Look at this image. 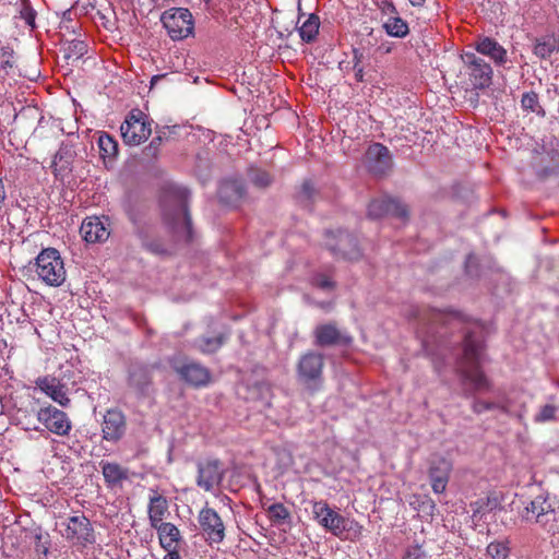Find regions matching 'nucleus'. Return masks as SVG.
Segmentation results:
<instances>
[{
	"instance_id": "31",
	"label": "nucleus",
	"mask_w": 559,
	"mask_h": 559,
	"mask_svg": "<svg viewBox=\"0 0 559 559\" xmlns=\"http://www.w3.org/2000/svg\"><path fill=\"white\" fill-rule=\"evenodd\" d=\"M320 20L316 14H310L308 19L299 27V35L306 43H312L316 40L319 33Z\"/></svg>"
},
{
	"instance_id": "11",
	"label": "nucleus",
	"mask_w": 559,
	"mask_h": 559,
	"mask_svg": "<svg viewBox=\"0 0 559 559\" xmlns=\"http://www.w3.org/2000/svg\"><path fill=\"white\" fill-rule=\"evenodd\" d=\"M326 248L336 259L357 261L361 257L356 238L347 231H326Z\"/></svg>"
},
{
	"instance_id": "51",
	"label": "nucleus",
	"mask_w": 559,
	"mask_h": 559,
	"mask_svg": "<svg viewBox=\"0 0 559 559\" xmlns=\"http://www.w3.org/2000/svg\"><path fill=\"white\" fill-rule=\"evenodd\" d=\"M254 389L260 393L261 399L269 401L272 396V386L269 382L262 381L254 385Z\"/></svg>"
},
{
	"instance_id": "20",
	"label": "nucleus",
	"mask_w": 559,
	"mask_h": 559,
	"mask_svg": "<svg viewBox=\"0 0 559 559\" xmlns=\"http://www.w3.org/2000/svg\"><path fill=\"white\" fill-rule=\"evenodd\" d=\"M127 430V421L123 413L119 409H108L104 415L102 424L103 438L109 442H118Z\"/></svg>"
},
{
	"instance_id": "47",
	"label": "nucleus",
	"mask_w": 559,
	"mask_h": 559,
	"mask_svg": "<svg viewBox=\"0 0 559 559\" xmlns=\"http://www.w3.org/2000/svg\"><path fill=\"white\" fill-rule=\"evenodd\" d=\"M377 7L381 11L383 16H392L394 14H397L396 8L390 0H378Z\"/></svg>"
},
{
	"instance_id": "33",
	"label": "nucleus",
	"mask_w": 559,
	"mask_h": 559,
	"mask_svg": "<svg viewBox=\"0 0 559 559\" xmlns=\"http://www.w3.org/2000/svg\"><path fill=\"white\" fill-rule=\"evenodd\" d=\"M98 146H99L100 155L104 159L108 158L109 160H111L118 154V143L108 133L104 132L99 135Z\"/></svg>"
},
{
	"instance_id": "52",
	"label": "nucleus",
	"mask_w": 559,
	"mask_h": 559,
	"mask_svg": "<svg viewBox=\"0 0 559 559\" xmlns=\"http://www.w3.org/2000/svg\"><path fill=\"white\" fill-rule=\"evenodd\" d=\"M69 49H72L79 57H81L86 52V45L83 41H72Z\"/></svg>"
},
{
	"instance_id": "30",
	"label": "nucleus",
	"mask_w": 559,
	"mask_h": 559,
	"mask_svg": "<svg viewBox=\"0 0 559 559\" xmlns=\"http://www.w3.org/2000/svg\"><path fill=\"white\" fill-rule=\"evenodd\" d=\"M383 28L389 36L397 38H404L409 33L407 23L399 14L386 17L383 21Z\"/></svg>"
},
{
	"instance_id": "9",
	"label": "nucleus",
	"mask_w": 559,
	"mask_h": 559,
	"mask_svg": "<svg viewBox=\"0 0 559 559\" xmlns=\"http://www.w3.org/2000/svg\"><path fill=\"white\" fill-rule=\"evenodd\" d=\"M155 365L134 362L129 367L128 388L138 399H146L154 394L153 373Z\"/></svg>"
},
{
	"instance_id": "27",
	"label": "nucleus",
	"mask_w": 559,
	"mask_h": 559,
	"mask_svg": "<svg viewBox=\"0 0 559 559\" xmlns=\"http://www.w3.org/2000/svg\"><path fill=\"white\" fill-rule=\"evenodd\" d=\"M153 528L157 531L159 544L164 549L177 547V544L179 543L181 535L178 527L175 524L170 522H164Z\"/></svg>"
},
{
	"instance_id": "17",
	"label": "nucleus",
	"mask_w": 559,
	"mask_h": 559,
	"mask_svg": "<svg viewBox=\"0 0 559 559\" xmlns=\"http://www.w3.org/2000/svg\"><path fill=\"white\" fill-rule=\"evenodd\" d=\"M464 62L469 70V80L475 88H486L492 83V68L484 59L474 52H466Z\"/></svg>"
},
{
	"instance_id": "21",
	"label": "nucleus",
	"mask_w": 559,
	"mask_h": 559,
	"mask_svg": "<svg viewBox=\"0 0 559 559\" xmlns=\"http://www.w3.org/2000/svg\"><path fill=\"white\" fill-rule=\"evenodd\" d=\"M109 219L106 216L86 217L81 225V234L85 241L94 243L102 242L108 239L110 233L108 230Z\"/></svg>"
},
{
	"instance_id": "50",
	"label": "nucleus",
	"mask_w": 559,
	"mask_h": 559,
	"mask_svg": "<svg viewBox=\"0 0 559 559\" xmlns=\"http://www.w3.org/2000/svg\"><path fill=\"white\" fill-rule=\"evenodd\" d=\"M13 67V51L9 48H2L0 53V68L7 69Z\"/></svg>"
},
{
	"instance_id": "55",
	"label": "nucleus",
	"mask_w": 559,
	"mask_h": 559,
	"mask_svg": "<svg viewBox=\"0 0 559 559\" xmlns=\"http://www.w3.org/2000/svg\"><path fill=\"white\" fill-rule=\"evenodd\" d=\"M355 78L357 81L361 82L364 80V68L362 67H355Z\"/></svg>"
},
{
	"instance_id": "45",
	"label": "nucleus",
	"mask_w": 559,
	"mask_h": 559,
	"mask_svg": "<svg viewBox=\"0 0 559 559\" xmlns=\"http://www.w3.org/2000/svg\"><path fill=\"white\" fill-rule=\"evenodd\" d=\"M403 559H428L427 552L418 544L407 547Z\"/></svg>"
},
{
	"instance_id": "13",
	"label": "nucleus",
	"mask_w": 559,
	"mask_h": 559,
	"mask_svg": "<svg viewBox=\"0 0 559 559\" xmlns=\"http://www.w3.org/2000/svg\"><path fill=\"white\" fill-rule=\"evenodd\" d=\"M198 521L202 534L210 545L221 544L224 540L225 524L214 509L203 508L199 513Z\"/></svg>"
},
{
	"instance_id": "7",
	"label": "nucleus",
	"mask_w": 559,
	"mask_h": 559,
	"mask_svg": "<svg viewBox=\"0 0 559 559\" xmlns=\"http://www.w3.org/2000/svg\"><path fill=\"white\" fill-rule=\"evenodd\" d=\"M160 20L174 40L187 38L193 32V17L188 9L173 8L164 12Z\"/></svg>"
},
{
	"instance_id": "22",
	"label": "nucleus",
	"mask_w": 559,
	"mask_h": 559,
	"mask_svg": "<svg viewBox=\"0 0 559 559\" xmlns=\"http://www.w3.org/2000/svg\"><path fill=\"white\" fill-rule=\"evenodd\" d=\"M452 464L444 457H436L429 467V479L435 493H442L448 485Z\"/></svg>"
},
{
	"instance_id": "16",
	"label": "nucleus",
	"mask_w": 559,
	"mask_h": 559,
	"mask_svg": "<svg viewBox=\"0 0 559 559\" xmlns=\"http://www.w3.org/2000/svg\"><path fill=\"white\" fill-rule=\"evenodd\" d=\"M314 344L320 347L349 346L353 337L337 328L335 322L319 324L313 331Z\"/></svg>"
},
{
	"instance_id": "35",
	"label": "nucleus",
	"mask_w": 559,
	"mask_h": 559,
	"mask_svg": "<svg viewBox=\"0 0 559 559\" xmlns=\"http://www.w3.org/2000/svg\"><path fill=\"white\" fill-rule=\"evenodd\" d=\"M318 192L310 180H305L296 193V200L305 207H309L316 200Z\"/></svg>"
},
{
	"instance_id": "29",
	"label": "nucleus",
	"mask_w": 559,
	"mask_h": 559,
	"mask_svg": "<svg viewBox=\"0 0 559 559\" xmlns=\"http://www.w3.org/2000/svg\"><path fill=\"white\" fill-rule=\"evenodd\" d=\"M271 523L275 526H290L292 515L283 503H273L266 509Z\"/></svg>"
},
{
	"instance_id": "2",
	"label": "nucleus",
	"mask_w": 559,
	"mask_h": 559,
	"mask_svg": "<svg viewBox=\"0 0 559 559\" xmlns=\"http://www.w3.org/2000/svg\"><path fill=\"white\" fill-rule=\"evenodd\" d=\"M189 192L185 188L168 186L160 199L163 218L179 240H192V223L188 212Z\"/></svg>"
},
{
	"instance_id": "48",
	"label": "nucleus",
	"mask_w": 559,
	"mask_h": 559,
	"mask_svg": "<svg viewBox=\"0 0 559 559\" xmlns=\"http://www.w3.org/2000/svg\"><path fill=\"white\" fill-rule=\"evenodd\" d=\"M228 190H233L236 194V198H241L243 194L241 185L236 181H228L223 183L219 188V194L223 197Z\"/></svg>"
},
{
	"instance_id": "4",
	"label": "nucleus",
	"mask_w": 559,
	"mask_h": 559,
	"mask_svg": "<svg viewBox=\"0 0 559 559\" xmlns=\"http://www.w3.org/2000/svg\"><path fill=\"white\" fill-rule=\"evenodd\" d=\"M313 519L326 532L340 539L356 540L362 534V526L330 508L324 500L311 501Z\"/></svg>"
},
{
	"instance_id": "40",
	"label": "nucleus",
	"mask_w": 559,
	"mask_h": 559,
	"mask_svg": "<svg viewBox=\"0 0 559 559\" xmlns=\"http://www.w3.org/2000/svg\"><path fill=\"white\" fill-rule=\"evenodd\" d=\"M311 283L313 286L330 292L335 288V282L332 280V275L330 273L318 272L312 276Z\"/></svg>"
},
{
	"instance_id": "5",
	"label": "nucleus",
	"mask_w": 559,
	"mask_h": 559,
	"mask_svg": "<svg viewBox=\"0 0 559 559\" xmlns=\"http://www.w3.org/2000/svg\"><path fill=\"white\" fill-rule=\"evenodd\" d=\"M36 273L49 286H61L66 281V269L59 251L55 248L44 249L36 258Z\"/></svg>"
},
{
	"instance_id": "15",
	"label": "nucleus",
	"mask_w": 559,
	"mask_h": 559,
	"mask_svg": "<svg viewBox=\"0 0 559 559\" xmlns=\"http://www.w3.org/2000/svg\"><path fill=\"white\" fill-rule=\"evenodd\" d=\"M69 540H75L78 545L83 547L95 543L94 530L90 520L81 514L74 515L68 519L66 523V530L62 532Z\"/></svg>"
},
{
	"instance_id": "1",
	"label": "nucleus",
	"mask_w": 559,
	"mask_h": 559,
	"mask_svg": "<svg viewBox=\"0 0 559 559\" xmlns=\"http://www.w3.org/2000/svg\"><path fill=\"white\" fill-rule=\"evenodd\" d=\"M484 361V330L480 325L474 324L464 330L462 354L456 359V374L465 386V396L491 390L492 384L481 368Z\"/></svg>"
},
{
	"instance_id": "23",
	"label": "nucleus",
	"mask_w": 559,
	"mask_h": 559,
	"mask_svg": "<svg viewBox=\"0 0 559 559\" xmlns=\"http://www.w3.org/2000/svg\"><path fill=\"white\" fill-rule=\"evenodd\" d=\"M473 46L478 53L489 57L496 66H503L508 61L507 50L491 37L478 36Z\"/></svg>"
},
{
	"instance_id": "46",
	"label": "nucleus",
	"mask_w": 559,
	"mask_h": 559,
	"mask_svg": "<svg viewBox=\"0 0 559 559\" xmlns=\"http://www.w3.org/2000/svg\"><path fill=\"white\" fill-rule=\"evenodd\" d=\"M21 17L25 21V23L31 26L32 28L35 27V17L36 12L35 10L29 5L28 2H24L22 5V9L20 11Z\"/></svg>"
},
{
	"instance_id": "54",
	"label": "nucleus",
	"mask_w": 559,
	"mask_h": 559,
	"mask_svg": "<svg viewBox=\"0 0 559 559\" xmlns=\"http://www.w3.org/2000/svg\"><path fill=\"white\" fill-rule=\"evenodd\" d=\"M165 550L167 551V555L164 557V559H180L177 547H171Z\"/></svg>"
},
{
	"instance_id": "6",
	"label": "nucleus",
	"mask_w": 559,
	"mask_h": 559,
	"mask_svg": "<svg viewBox=\"0 0 559 559\" xmlns=\"http://www.w3.org/2000/svg\"><path fill=\"white\" fill-rule=\"evenodd\" d=\"M324 366L323 355L308 352L302 355L297 365L298 381L309 391H317L322 382Z\"/></svg>"
},
{
	"instance_id": "34",
	"label": "nucleus",
	"mask_w": 559,
	"mask_h": 559,
	"mask_svg": "<svg viewBox=\"0 0 559 559\" xmlns=\"http://www.w3.org/2000/svg\"><path fill=\"white\" fill-rule=\"evenodd\" d=\"M535 523L540 525L548 533L555 534L559 528V518L550 506L542 516H537Z\"/></svg>"
},
{
	"instance_id": "59",
	"label": "nucleus",
	"mask_w": 559,
	"mask_h": 559,
	"mask_svg": "<svg viewBox=\"0 0 559 559\" xmlns=\"http://www.w3.org/2000/svg\"><path fill=\"white\" fill-rule=\"evenodd\" d=\"M162 78H163V76H159V75H155V76H153V78H152V80H151V84H152V85H153V84H155V82H157V81H158V80H160Z\"/></svg>"
},
{
	"instance_id": "36",
	"label": "nucleus",
	"mask_w": 559,
	"mask_h": 559,
	"mask_svg": "<svg viewBox=\"0 0 559 559\" xmlns=\"http://www.w3.org/2000/svg\"><path fill=\"white\" fill-rule=\"evenodd\" d=\"M223 343V335L216 337H201L195 341V347L203 354H212L221 348Z\"/></svg>"
},
{
	"instance_id": "53",
	"label": "nucleus",
	"mask_w": 559,
	"mask_h": 559,
	"mask_svg": "<svg viewBox=\"0 0 559 559\" xmlns=\"http://www.w3.org/2000/svg\"><path fill=\"white\" fill-rule=\"evenodd\" d=\"M364 58V55L358 49H353V60H354V68L355 67H361V60Z\"/></svg>"
},
{
	"instance_id": "32",
	"label": "nucleus",
	"mask_w": 559,
	"mask_h": 559,
	"mask_svg": "<svg viewBox=\"0 0 559 559\" xmlns=\"http://www.w3.org/2000/svg\"><path fill=\"white\" fill-rule=\"evenodd\" d=\"M551 504L547 498L537 496L531 503L525 508L524 518L526 521H536L537 516H542Z\"/></svg>"
},
{
	"instance_id": "39",
	"label": "nucleus",
	"mask_w": 559,
	"mask_h": 559,
	"mask_svg": "<svg viewBox=\"0 0 559 559\" xmlns=\"http://www.w3.org/2000/svg\"><path fill=\"white\" fill-rule=\"evenodd\" d=\"M249 180L258 188H266L269 187L273 179L271 175L259 168H251L248 174Z\"/></svg>"
},
{
	"instance_id": "43",
	"label": "nucleus",
	"mask_w": 559,
	"mask_h": 559,
	"mask_svg": "<svg viewBox=\"0 0 559 559\" xmlns=\"http://www.w3.org/2000/svg\"><path fill=\"white\" fill-rule=\"evenodd\" d=\"M558 408L555 405L546 404L544 405L539 412L535 415L536 423H546L557 419Z\"/></svg>"
},
{
	"instance_id": "25",
	"label": "nucleus",
	"mask_w": 559,
	"mask_h": 559,
	"mask_svg": "<svg viewBox=\"0 0 559 559\" xmlns=\"http://www.w3.org/2000/svg\"><path fill=\"white\" fill-rule=\"evenodd\" d=\"M37 386L51 397L59 405L66 407L70 403V399L67 395V389L56 378H38L36 380Z\"/></svg>"
},
{
	"instance_id": "57",
	"label": "nucleus",
	"mask_w": 559,
	"mask_h": 559,
	"mask_svg": "<svg viewBox=\"0 0 559 559\" xmlns=\"http://www.w3.org/2000/svg\"><path fill=\"white\" fill-rule=\"evenodd\" d=\"M551 174H554V169H545V170H543V173L539 176L545 178Z\"/></svg>"
},
{
	"instance_id": "44",
	"label": "nucleus",
	"mask_w": 559,
	"mask_h": 559,
	"mask_svg": "<svg viewBox=\"0 0 559 559\" xmlns=\"http://www.w3.org/2000/svg\"><path fill=\"white\" fill-rule=\"evenodd\" d=\"M143 246L144 248L154 253V254H157V255H166V254H169V251L168 249L166 248V246L164 245V242L159 239H151V240H145L143 242Z\"/></svg>"
},
{
	"instance_id": "24",
	"label": "nucleus",
	"mask_w": 559,
	"mask_h": 559,
	"mask_svg": "<svg viewBox=\"0 0 559 559\" xmlns=\"http://www.w3.org/2000/svg\"><path fill=\"white\" fill-rule=\"evenodd\" d=\"M99 466L108 488L121 487L122 483L129 478V471L119 463L100 461Z\"/></svg>"
},
{
	"instance_id": "10",
	"label": "nucleus",
	"mask_w": 559,
	"mask_h": 559,
	"mask_svg": "<svg viewBox=\"0 0 559 559\" xmlns=\"http://www.w3.org/2000/svg\"><path fill=\"white\" fill-rule=\"evenodd\" d=\"M121 136L127 145H139L152 133L151 123L140 109H133L120 127Z\"/></svg>"
},
{
	"instance_id": "8",
	"label": "nucleus",
	"mask_w": 559,
	"mask_h": 559,
	"mask_svg": "<svg viewBox=\"0 0 559 559\" xmlns=\"http://www.w3.org/2000/svg\"><path fill=\"white\" fill-rule=\"evenodd\" d=\"M170 366L180 380L193 388L205 386L211 381V371L198 361L188 358H174Z\"/></svg>"
},
{
	"instance_id": "42",
	"label": "nucleus",
	"mask_w": 559,
	"mask_h": 559,
	"mask_svg": "<svg viewBox=\"0 0 559 559\" xmlns=\"http://www.w3.org/2000/svg\"><path fill=\"white\" fill-rule=\"evenodd\" d=\"M162 143H163L162 135L157 134L156 136H154L151 140L150 144L147 146H145L143 150L144 158L147 160L156 159L159 155Z\"/></svg>"
},
{
	"instance_id": "41",
	"label": "nucleus",
	"mask_w": 559,
	"mask_h": 559,
	"mask_svg": "<svg viewBox=\"0 0 559 559\" xmlns=\"http://www.w3.org/2000/svg\"><path fill=\"white\" fill-rule=\"evenodd\" d=\"M487 554L492 559H507L510 554V548L504 542H492L487 546Z\"/></svg>"
},
{
	"instance_id": "58",
	"label": "nucleus",
	"mask_w": 559,
	"mask_h": 559,
	"mask_svg": "<svg viewBox=\"0 0 559 559\" xmlns=\"http://www.w3.org/2000/svg\"><path fill=\"white\" fill-rule=\"evenodd\" d=\"M426 0H409L413 5H421Z\"/></svg>"
},
{
	"instance_id": "19",
	"label": "nucleus",
	"mask_w": 559,
	"mask_h": 559,
	"mask_svg": "<svg viewBox=\"0 0 559 559\" xmlns=\"http://www.w3.org/2000/svg\"><path fill=\"white\" fill-rule=\"evenodd\" d=\"M407 214V207L403 203L388 195L373 199L368 205V216L371 218H381L391 215L405 219Z\"/></svg>"
},
{
	"instance_id": "38",
	"label": "nucleus",
	"mask_w": 559,
	"mask_h": 559,
	"mask_svg": "<svg viewBox=\"0 0 559 559\" xmlns=\"http://www.w3.org/2000/svg\"><path fill=\"white\" fill-rule=\"evenodd\" d=\"M496 408L500 409L503 413L509 412L507 405H504L503 403H500V402H488V401H484L480 399H474V401L472 403V409L475 414H481L486 411H491V409H496Z\"/></svg>"
},
{
	"instance_id": "26",
	"label": "nucleus",
	"mask_w": 559,
	"mask_h": 559,
	"mask_svg": "<svg viewBox=\"0 0 559 559\" xmlns=\"http://www.w3.org/2000/svg\"><path fill=\"white\" fill-rule=\"evenodd\" d=\"M168 514V501L167 499L157 493L154 492L153 496L150 497V503H148V520L151 527H155L158 524L164 523L165 516Z\"/></svg>"
},
{
	"instance_id": "14",
	"label": "nucleus",
	"mask_w": 559,
	"mask_h": 559,
	"mask_svg": "<svg viewBox=\"0 0 559 559\" xmlns=\"http://www.w3.org/2000/svg\"><path fill=\"white\" fill-rule=\"evenodd\" d=\"M224 476V464L218 459H206L198 463L197 485L205 491L219 486Z\"/></svg>"
},
{
	"instance_id": "28",
	"label": "nucleus",
	"mask_w": 559,
	"mask_h": 559,
	"mask_svg": "<svg viewBox=\"0 0 559 559\" xmlns=\"http://www.w3.org/2000/svg\"><path fill=\"white\" fill-rule=\"evenodd\" d=\"M559 50V44L554 35H546L536 39L533 52L540 59H548Z\"/></svg>"
},
{
	"instance_id": "12",
	"label": "nucleus",
	"mask_w": 559,
	"mask_h": 559,
	"mask_svg": "<svg viewBox=\"0 0 559 559\" xmlns=\"http://www.w3.org/2000/svg\"><path fill=\"white\" fill-rule=\"evenodd\" d=\"M366 165L376 177L388 176L393 168V158L389 148L382 143L374 142L366 151Z\"/></svg>"
},
{
	"instance_id": "3",
	"label": "nucleus",
	"mask_w": 559,
	"mask_h": 559,
	"mask_svg": "<svg viewBox=\"0 0 559 559\" xmlns=\"http://www.w3.org/2000/svg\"><path fill=\"white\" fill-rule=\"evenodd\" d=\"M406 317L409 320L417 321L418 333L425 346L438 342L439 328L456 326L463 322L461 316L456 312L440 311L426 306H411L406 311Z\"/></svg>"
},
{
	"instance_id": "49",
	"label": "nucleus",
	"mask_w": 559,
	"mask_h": 559,
	"mask_svg": "<svg viewBox=\"0 0 559 559\" xmlns=\"http://www.w3.org/2000/svg\"><path fill=\"white\" fill-rule=\"evenodd\" d=\"M49 550V542L47 537L44 540V536L41 534H36L35 536V551L44 557L47 556Z\"/></svg>"
},
{
	"instance_id": "18",
	"label": "nucleus",
	"mask_w": 559,
	"mask_h": 559,
	"mask_svg": "<svg viewBox=\"0 0 559 559\" xmlns=\"http://www.w3.org/2000/svg\"><path fill=\"white\" fill-rule=\"evenodd\" d=\"M37 420L44 424L50 432L58 436L69 435L72 428L68 415L53 406L40 408L37 412Z\"/></svg>"
},
{
	"instance_id": "56",
	"label": "nucleus",
	"mask_w": 559,
	"mask_h": 559,
	"mask_svg": "<svg viewBox=\"0 0 559 559\" xmlns=\"http://www.w3.org/2000/svg\"><path fill=\"white\" fill-rule=\"evenodd\" d=\"M5 200V192H4V188H3V183L2 181L0 180V204Z\"/></svg>"
},
{
	"instance_id": "37",
	"label": "nucleus",
	"mask_w": 559,
	"mask_h": 559,
	"mask_svg": "<svg viewBox=\"0 0 559 559\" xmlns=\"http://www.w3.org/2000/svg\"><path fill=\"white\" fill-rule=\"evenodd\" d=\"M521 105L524 110L536 112L538 116L542 117L546 115L545 110L539 105L538 95L535 92L524 93L521 98Z\"/></svg>"
}]
</instances>
